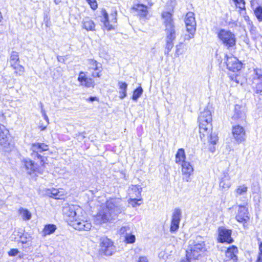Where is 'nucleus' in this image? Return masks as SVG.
Returning a JSON list of instances; mask_svg holds the SVG:
<instances>
[{"label": "nucleus", "mask_w": 262, "mask_h": 262, "mask_svg": "<svg viewBox=\"0 0 262 262\" xmlns=\"http://www.w3.org/2000/svg\"><path fill=\"white\" fill-rule=\"evenodd\" d=\"M181 44H182V43H180L179 45H177L176 47V53H175L174 56L176 57H179L180 54L179 52H180V46H181Z\"/></svg>", "instance_id": "55"}, {"label": "nucleus", "mask_w": 262, "mask_h": 262, "mask_svg": "<svg viewBox=\"0 0 262 262\" xmlns=\"http://www.w3.org/2000/svg\"><path fill=\"white\" fill-rule=\"evenodd\" d=\"M123 210L120 200L111 199L106 202L105 207L94 217V222L96 224L113 222Z\"/></svg>", "instance_id": "1"}, {"label": "nucleus", "mask_w": 262, "mask_h": 262, "mask_svg": "<svg viewBox=\"0 0 262 262\" xmlns=\"http://www.w3.org/2000/svg\"><path fill=\"white\" fill-rule=\"evenodd\" d=\"M237 7H238L241 10H245V1L239 3L235 5Z\"/></svg>", "instance_id": "52"}, {"label": "nucleus", "mask_w": 262, "mask_h": 262, "mask_svg": "<svg viewBox=\"0 0 262 262\" xmlns=\"http://www.w3.org/2000/svg\"><path fill=\"white\" fill-rule=\"evenodd\" d=\"M10 134L9 130L5 126L0 123V140H4L7 138H9Z\"/></svg>", "instance_id": "30"}, {"label": "nucleus", "mask_w": 262, "mask_h": 262, "mask_svg": "<svg viewBox=\"0 0 262 262\" xmlns=\"http://www.w3.org/2000/svg\"><path fill=\"white\" fill-rule=\"evenodd\" d=\"M117 11L116 10V9H113L112 10V12L110 14L112 23H117Z\"/></svg>", "instance_id": "44"}, {"label": "nucleus", "mask_w": 262, "mask_h": 262, "mask_svg": "<svg viewBox=\"0 0 262 262\" xmlns=\"http://www.w3.org/2000/svg\"><path fill=\"white\" fill-rule=\"evenodd\" d=\"M162 17L164 19L163 24L165 27L166 45L164 54L169 55V52L173 47V41L176 39V33L175 25L172 18V15L169 12H163Z\"/></svg>", "instance_id": "2"}, {"label": "nucleus", "mask_w": 262, "mask_h": 262, "mask_svg": "<svg viewBox=\"0 0 262 262\" xmlns=\"http://www.w3.org/2000/svg\"><path fill=\"white\" fill-rule=\"evenodd\" d=\"M125 241L127 243L132 244L135 242L136 237L135 236L132 234L129 233H126V235L125 236Z\"/></svg>", "instance_id": "40"}, {"label": "nucleus", "mask_w": 262, "mask_h": 262, "mask_svg": "<svg viewBox=\"0 0 262 262\" xmlns=\"http://www.w3.org/2000/svg\"><path fill=\"white\" fill-rule=\"evenodd\" d=\"M132 9L136 11L140 17L145 18L148 14L147 7L142 4H135Z\"/></svg>", "instance_id": "22"}, {"label": "nucleus", "mask_w": 262, "mask_h": 262, "mask_svg": "<svg viewBox=\"0 0 262 262\" xmlns=\"http://www.w3.org/2000/svg\"><path fill=\"white\" fill-rule=\"evenodd\" d=\"M63 214L65 217H68L67 220L72 223V220H74L77 217V211L75 207L73 205H67L63 207Z\"/></svg>", "instance_id": "18"}, {"label": "nucleus", "mask_w": 262, "mask_h": 262, "mask_svg": "<svg viewBox=\"0 0 262 262\" xmlns=\"http://www.w3.org/2000/svg\"><path fill=\"white\" fill-rule=\"evenodd\" d=\"M209 149L211 152H213L215 151V148L214 145H212V146H209Z\"/></svg>", "instance_id": "60"}, {"label": "nucleus", "mask_w": 262, "mask_h": 262, "mask_svg": "<svg viewBox=\"0 0 262 262\" xmlns=\"http://www.w3.org/2000/svg\"><path fill=\"white\" fill-rule=\"evenodd\" d=\"M186 156L184 148L178 149L175 155V162L177 164L181 165L183 174L186 178H189L192 173L193 169L190 163L186 161Z\"/></svg>", "instance_id": "5"}, {"label": "nucleus", "mask_w": 262, "mask_h": 262, "mask_svg": "<svg viewBox=\"0 0 262 262\" xmlns=\"http://www.w3.org/2000/svg\"><path fill=\"white\" fill-rule=\"evenodd\" d=\"M238 253L237 248L234 246H232L228 248L226 252V256L227 257L232 259L234 261L237 259V253Z\"/></svg>", "instance_id": "23"}, {"label": "nucleus", "mask_w": 262, "mask_h": 262, "mask_svg": "<svg viewBox=\"0 0 262 262\" xmlns=\"http://www.w3.org/2000/svg\"><path fill=\"white\" fill-rule=\"evenodd\" d=\"M236 219L237 222L243 223L244 226H245V224L249 221L250 219L249 212L245 205H239L238 206Z\"/></svg>", "instance_id": "14"}, {"label": "nucleus", "mask_w": 262, "mask_h": 262, "mask_svg": "<svg viewBox=\"0 0 262 262\" xmlns=\"http://www.w3.org/2000/svg\"><path fill=\"white\" fill-rule=\"evenodd\" d=\"M56 229V226L54 224L46 225L42 231V236H46L47 235H50L53 233Z\"/></svg>", "instance_id": "25"}, {"label": "nucleus", "mask_w": 262, "mask_h": 262, "mask_svg": "<svg viewBox=\"0 0 262 262\" xmlns=\"http://www.w3.org/2000/svg\"><path fill=\"white\" fill-rule=\"evenodd\" d=\"M254 14L259 21H262V6L259 5L253 8Z\"/></svg>", "instance_id": "34"}, {"label": "nucleus", "mask_w": 262, "mask_h": 262, "mask_svg": "<svg viewBox=\"0 0 262 262\" xmlns=\"http://www.w3.org/2000/svg\"><path fill=\"white\" fill-rule=\"evenodd\" d=\"M100 252L106 256H111L115 253V247L113 243L106 237H102L100 239Z\"/></svg>", "instance_id": "8"}, {"label": "nucleus", "mask_w": 262, "mask_h": 262, "mask_svg": "<svg viewBox=\"0 0 262 262\" xmlns=\"http://www.w3.org/2000/svg\"><path fill=\"white\" fill-rule=\"evenodd\" d=\"M232 134L234 139L238 143H242L246 139L245 129L239 125L233 126Z\"/></svg>", "instance_id": "16"}, {"label": "nucleus", "mask_w": 262, "mask_h": 262, "mask_svg": "<svg viewBox=\"0 0 262 262\" xmlns=\"http://www.w3.org/2000/svg\"><path fill=\"white\" fill-rule=\"evenodd\" d=\"M119 98L120 99H123L127 96V91H119Z\"/></svg>", "instance_id": "54"}, {"label": "nucleus", "mask_w": 262, "mask_h": 262, "mask_svg": "<svg viewBox=\"0 0 262 262\" xmlns=\"http://www.w3.org/2000/svg\"><path fill=\"white\" fill-rule=\"evenodd\" d=\"M141 191L142 188L138 185H132L128 189V193L130 197H140Z\"/></svg>", "instance_id": "24"}, {"label": "nucleus", "mask_w": 262, "mask_h": 262, "mask_svg": "<svg viewBox=\"0 0 262 262\" xmlns=\"http://www.w3.org/2000/svg\"><path fill=\"white\" fill-rule=\"evenodd\" d=\"M188 34H185L184 36L185 40H189L194 37L195 32H188Z\"/></svg>", "instance_id": "50"}, {"label": "nucleus", "mask_w": 262, "mask_h": 262, "mask_svg": "<svg viewBox=\"0 0 262 262\" xmlns=\"http://www.w3.org/2000/svg\"><path fill=\"white\" fill-rule=\"evenodd\" d=\"M83 27L87 31H94L95 24L93 20L88 18L83 21Z\"/></svg>", "instance_id": "28"}, {"label": "nucleus", "mask_w": 262, "mask_h": 262, "mask_svg": "<svg viewBox=\"0 0 262 262\" xmlns=\"http://www.w3.org/2000/svg\"><path fill=\"white\" fill-rule=\"evenodd\" d=\"M182 217L181 209L176 208L174 209L171 221L170 231L171 232L177 231L179 228V224Z\"/></svg>", "instance_id": "12"}, {"label": "nucleus", "mask_w": 262, "mask_h": 262, "mask_svg": "<svg viewBox=\"0 0 262 262\" xmlns=\"http://www.w3.org/2000/svg\"><path fill=\"white\" fill-rule=\"evenodd\" d=\"M207 139L211 144L214 145L216 144L218 141L217 135L216 133H212L211 132L207 137Z\"/></svg>", "instance_id": "35"}, {"label": "nucleus", "mask_w": 262, "mask_h": 262, "mask_svg": "<svg viewBox=\"0 0 262 262\" xmlns=\"http://www.w3.org/2000/svg\"><path fill=\"white\" fill-rule=\"evenodd\" d=\"M217 37L227 49L235 48L236 38L231 31L221 29L217 33Z\"/></svg>", "instance_id": "6"}, {"label": "nucleus", "mask_w": 262, "mask_h": 262, "mask_svg": "<svg viewBox=\"0 0 262 262\" xmlns=\"http://www.w3.org/2000/svg\"><path fill=\"white\" fill-rule=\"evenodd\" d=\"M244 18L245 21L247 23L248 28L253 25V22L250 20L249 16L245 15L244 16Z\"/></svg>", "instance_id": "48"}, {"label": "nucleus", "mask_w": 262, "mask_h": 262, "mask_svg": "<svg viewBox=\"0 0 262 262\" xmlns=\"http://www.w3.org/2000/svg\"><path fill=\"white\" fill-rule=\"evenodd\" d=\"M98 72H94L92 73V76L93 77H100L101 74H100L101 71L99 70Z\"/></svg>", "instance_id": "56"}, {"label": "nucleus", "mask_w": 262, "mask_h": 262, "mask_svg": "<svg viewBox=\"0 0 262 262\" xmlns=\"http://www.w3.org/2000/svg\"><path fill=\"white\" fill-rule=\"evenodd\" d=\"M253 80V83L256 84L255 86H253L255 93L261 94L262 92V71L261 69H255L254 70Z\"/></svg>", "instance_id": "13"}, {"label": "nucleus", "mask_w": 262, "mask_h": 262, "mask_svg": "<svg viewBox=\"0 0 262 262\" xmlns=\"http://www.w3.org/2000/svg\"><path fill=\"white\" fill-rule=\"evenodd\" d=\"M89 78L86 76L84 72L81 71L79 72L77 80L80 83L81 85L86 87Z\"/></svg>", "instance_id": "31"}, {"label": "nucleus", "mask_w": 262, "mask_h": 262, "mask_svg": "<svg viewBox=\"0 0 262 262\" xmlns=\"http://www.w3.org/2000/svg\"><path fill=\"white\" fill-rule=\"evenodd\" d=\"M87 84L86 85V88H94L95 85V81L93 79L91 78H89L88 81H87Z\"/></svg>", "instance_id": "47"}, {"label": "nucleus", "mask_w": 262, "mask_h": 262, "mask_svg": "<svg viewBox=\"0 0 262 262\" xmlns=\"http://www.w3.org/2000/svg\"><path fill=\"white\" fill-rule=\"evenodd\" d=\"M24 165L25 167L27 173L31 176L32 178L36 177L38 178H42L39 176L42 174V172L35 164L34 162L29 158L25 159L23 160Z\"/></svg>", "instance_id": "7"}, {"label": "nucleus", "mask_w": 262, "mask_h": 262, "mask_svg": "<svg viewBox=\"0 0 262 262\" xmlns=\"http://www.w3.org/2000/svg\"><path fill=\"white\" fill-rule=\"evenodd\" d=\"M248 28L249 30L251 38L253 40H256L259 37L260 35L257 31V28L254 25H252Z\"/></svg>", "instance_id": "32"}, {"label": "nucleus", "mask_w": 262, "mask_h": 262, "mask_svg": "<svg viewBox=\"0 0 262 262\" xmlns=\"http://www.w3.org/2000/svg\"><path fill=\"white\" fill-rule=\"evenodd\" d=\"M15 70L14 73L18 75H21L24 72V68L19 63L11 66Z\"/></svg>", "instance_id": "37"}, {"label": "nucleus", "mask_w": 262, "mask_h": 262, "mask_svg": "<svg viewBox=\"0 0 262 262\" xmlns=\"http://www.w3.org/2000/svg\"><path fill=\"white\" fill-rule=\"evenodd\" d=\"M9 138L0 140V152L3 154L10 153L14 148V144Z\"/></svg>", "instance_id": "19"}, {"label": "nucleus", "mask_w": 262, "mask_h": 262, "mask_svg": "<svg viewBox=\"0 0 262 262\" xmlns=\"http://www.w3.org/2000/svg\"><path fill=\"white\" fill-rule=\"evenodd\" d=\"M88 101H89V102H94V101H98V97H96V96H90L87 100Z\"/></svg>", "instance_id": "57"}, {"label": "nucleus", "mask_w": 262, "mask_h": 262, "mask_svg": "<svg viewBox=\"0 0 262 262\" xmlns=\"http://www.w3.org/2000/svg\"><path fill=\"white\" fill-rule=\"evenodd\" d=\"M246 118L245 107L242 105L236 104L234 106V114L232 119L237 121H243Z\"/></svg>", "instance_id": "17"}, {"label": "nucleus", "mask_w": 262, "mask_h": 262, "mask_svg": "<svg viewBox=\"0 0 262 262\" xmlns=\"http://www.w3.org/2000/svg\"><path fill=\"white\" fill-rule=\"evenodd\" d=\"M223 174L224 175V178L226 177V174H228V172L226 170L223 171Z\"/></svg>", "instance_id": "64"}, {"label": "nucleus", "mask_w": 262, "mask_h": 262, "mask_svg": "<svg viewBox=\"0 0 262 262\" xmlns=\"http://www.w3.org/2000/svg\"><path fill=\"white\" fill-rule=\"evenodd\" d=\"M18 250L17 249H11L8 252L9 256H14L16 255L18 253Z\"/></svg>", "instance_id": "51"}, {"label": "nucleus", "mask_w": 262, "mask_h": 262, "mask_svg": "<svg viewBox=\"0 0 262 262\" xmlns=\"http://www.w3.org/2000/svg\"><path fill=\"white\" fill-rule=\"evenodd\" d=\"M186 252V257L190 259V261L194 262V260L199 259L201 255L200 252L199 251H192L191 250V248H190L189 251H187Z\"/></svg>", "instance_id": "26"}, {"label": "nucleus", "mask_w": 262, "mask_h": 262, "mask_svg": "<svg viewBox=\"0 0 262 262\" xmlns=\"http://www.w3.org/2000/svg\"><path fill=\"white\" fill-rule=\"evenodd\" d=\"M54 2L56 5H58L61 2V0H54Z\"/></svg>", "instance_id": "63"}, {"label": "nucleus", "mask_w": 262, "mask_h": 262, "mask_svg": "<svg viewBox=\"0 0 262 262\" xmlns=\"http://www.w3.org/2000/svg\"><path fill=\"white\" fill-rule=\"evenodd\" d=\"M130 227L129 226H125L122 227L119 230V233L120 234L126 235V233L130 232Z\"/></svg>", "instance_id": "45"}, {"label": "nucleus", "mask_w": 262, "mask_h": 262, "mask_svg": "<svg viewBox=\"0 0 262 262\" xmlns=\"http://www.w3.org/2000/svg\"><path fill=\"white\" fill-rule=\"evenodd\" d=\"M82 134H85V132H83L82 133H78L75 134V137L78 139V138H79V137H81V135Z\"/></svg>", "instance_id": "59"}, {"label": "nucleus", "mask_w": 262, "mask_h": 262, "mask_svg": "<svg viewBox=\"0 0 262 262\" xmlns=\"http://www.w3.org/2000/svg\"><path fill=\"white\" fill-rule=\"evenodd\" d=\"M118 86L120 89L119 91H127L128 84L126 82L119 81L118 82Z\"/></svg>", "instance_id": "43"}, {"label": "nucleus", "mask_w": 262, "mask_h": 262, "mask_svg": "<svg viewBox=\"0 0 262 262\" xmlns=\"http://www.w3.org/2000/svg\"><path fill=\"white\" fill-rule=\"evenodd\" d=\"M247 191V187L245 185L239 186L236 190L237 194L242 195L246 193Z\"/></svg>", "instance_id": "42"}, {"label": "nucleus", "mask_w": 262, "mask_h": 262, "mask_svg": "<svg viewBox=\"0 0 262 262\" xmlns=\"http://www.w3.org/2000/svg\"><path fill=\"white\" fill-rule=\"evenodd\" d=\"M85 134H82L81 135V137H79V138H78V140H83L85 138V136H84Z\"/></svg>", "instance_id": "61"}, {"label": "nucleus", "mask_w": 262, "mask_h": 262, "mask_svg": "<svg viewBox=\"0 0 262 262\" xmlns=\"http://www.w3.org/2000/svg\"><path fill=\"white\" fill-rule=\"evenodd\" d=\"M70 225L78 230L89 231L92 227L90 221L82 219L78 216L74 220H72Z\"/></svg>", "instance_id": "10"}, {"label": "nucleus", "mask_w": 262, "mask_h": 262, "mask_svg": "<svg viewBox=\"0 0 262 262\" xmlns=\"http://www.w3.org/2000/svg\"><path fill=\"white\" fill-rule=\"evenodd\" d=\"M138 262H148V260L146 257H140Z\"/></svg>", "instance_id": "58"}, {"label": "nucleus", "mask_w": 262, "mask_h": 262, "mask_svg": "<svg viewBox=\"0 0 262 262\" xmlns=\"http://www.w3.org/2000/svg\"><path fill=\"white\" fill-rule=\"evenodd\" d=\"M59 191L56 189H48L47 190V194L50 197L54 198L55 199H59L58 197Z\"/></svg>", "instance_id": "38"}, {"label": "nucleus", "mask_w": 262, "mask_h": 262, "mask_svg": "<svg viewBox=\"0 0 262 262\" xmlns=\"http://www.w3.org/2000/svg\"><path fill=\"white\" fill-rule=\"evenodd\" d=\"M259 253L257 257L256 262H262V245H259Z\"/></svg>", "instance_id": "53"}, {"label": "nucleus", "mask_w": 262, "mask_h": 262, "mask_svg": "<svg viewBox=\"0 0 262 262\" xmlns=\"http://www.w3.org/2000/svg\"><path fill=\"white\" fill-rule=\"evenodd\" d=\"M19 211L24 220L26 221L31 219L32 215L31 212L28 210L21 208L19 209Z\"/></svg>", "instance_id": "33"}, {"label": "nucleus", "mask_w": 262, "mask_h": 262, "mask_svg": "<svg viewBox=\"0 0 262 262\" xmlns=\"http://www.w3.org/2000/svg\"><path fill=\"white\" fill-rule=\"evenodd\" d=\"M185 23L187 32H195L196 24L193 12H189L186 14Z\"/></svg>", "instance_id": "15"}, {"label": "nucleus", "mask_w": 262, "mask_h": 262, "mask_svg": "<svg viewBox=\"0 0 262 262\" xmlns=\"http://www.w3.org/2000/svg\"><path fill=\"white\" fill-rule=\"evenodd\" d=\"M100 17L101 22L103 24L104 27L107 31H111L114 29L113 25L110 23L108 14L105 9H102Z\"/></svg>", "instance_id": "21"}, {"label": "nucleus", "mask_w": 262, "mask_h": 262, "mask_svg": "<svg viewBox=\"0 0 262 262\" xmlns=\"http://www.w3.org/2000/svg\"><path fill=\"white\" fill-rule=\"evenodd\" d=\"M201 236H198L196 237L195 240H190L189 242L190 248L192 251H199L201 253L204 247V242L202 240Z\"/></svg>", "instance_id": "20"}, {"label": "nucleus", "mask_w": 262, "mask_h": 262, "mask_svg": "<svg viewBox=\"0 0 262 262\" xmlns=\"http://www.w3.org/2000/svg\"><path fill=\"white\" fill-rule=\"evenodd\" d=\"M232 231L226 229L224 227H220L218 228L217 241L220 243L226 242L228 244L232 243L233 242L231 235Z\"/></svg>", "instance_id": "11"}, {"label": "nucleus", "mask_w": 262, "mask_h": 262, "mask_svg": "<svg viewBox=\"0 0 262 262\" xmlns=\"http://www.w3.org/2000/svg\"><path fill=\"white\" fill-rule=\"evenodd\" d=\"M143 92V90L141 86L137 87L133 91L132 99L135 102H137L138 99L141 96Z\"/></svg>", "instance_id": "29"}, {"label": "nucleus", "mask_w": 262, "mask_h": 262, "mask_svg": "<svg viewBox=\"0 0 262 262\" xmlns=\"http://www.w3.org/2000/svg\"><path fill=\"white\" fill-rule=\"evenodd\" d=\"M128 203L133 207H136L140 206L142 204V200L141 199H138V198L136 196L132 197L129 199Z\"/></svg>", "instance_id": "36"}, {"label": "nucleus", "mask_w": 262, "mask_h": 262, "mask_svg": "<svg viewBox=\"0 0 262 262\" xmlns=\"http://www.w3.org/2000/svg\"><path fill=\"white\" fill-rule=\"evenodd\" d=\"M233 1L234 2L235 4L236 5L239 3L244 2V0H233Z\"/></svg>", "instance_id": "62"}, {"label": "nucleus", "mask_w": 262, "mask_h": 262, "mask_svg": "<svg viewBox=\"0 0 262 262\" xmlns=\"http://www.w3.org/2000/svg\"><path fill=\"white\" fill-rule=\"evenodd\" d=\"M212 115L210 111L205 109L201 112L198 117L199 122L200 136L201 140L206 136H209L212 130Z\"/></svg>", "instance_id": "3"}, {"label": "nucleus", "mask_w": 262, "mask_h": 262, "mask_svg": "<svg viewBox=\"0 0 262 262\" xmlns=\"http://www.w3.org/2000/svg\"><path fill=\"white\" fill-rule=\"evenodd\" d=\"M89 63L91 66V68L93 69L95 71H99V64H100L101 66V64L99 63L96 60L94 59H89Z\"/></svg>", "instance_id": "39"}, {"label": "nucleus", "mask_w": 262, "mask_h": 262, "mask_svg": "<svg viewBox=\"0 0 262 262\" xmlns=\"http://www.w3.org/2000/svg\"><path fill=\"white\" fill-rule=\"evenodd\" d=\"M30 150L32 152L31 156L34 160H39L40 164L45 167L48 164L47 157L41 155L43 151L49 150V146L44 143L35 142L31 144Z\"/></svg>", "instance_id": "4"}, {"label": "nucleus", "mask_w": 262, "mask_h": 262, "mask_svg": "<svg viewBox=\"0 0 262 262\" xmlns=\"http://www.w3.org/2000/svg\"><path fill=\"white\" fill-rule=\"evenodd\" d=\"M225 63L226 64L227 69L233 72H238L242 68V63L236 57L230 56H228L227 54L225 55Z\"/></svg>", "instance_id": "9"}, {"label": "nucleus", "mask_w": 262, "mask_h": 262, "mask_svg": "<svg viewBox=\"0 0 262 262\" xmlns=\"http://www.w3.org/2000/svg\"><path fill=\"white\" fill-rule=\"evenodd\" d=\"M10 66L20 62L18 53L16 51H12L9 60Z\"/></svg>", "instance_id": "27"}, {"label": "nucleus", "mask_w": 262, "mask_h": 262, "mask_svg": "<svg viewBox=\"0 0 262 262\" xmlns=\"http://www.w3.org/2000/svg\"><path fill=\"white\" fill-rule=\"evenodd\" d=\"M41 113L44 118V119L49 123V118L46 113L45 110L43 108L42 104L41 103Z\"/></svg>", "instance_id": "49"}, {"label": "nucleus", "mask_w": 262, "mask_h": 262, "mask_svg": "<svg viewBox=\"0 0 262 262\" xmlns=\"http://www.w3.org/2000/svg\"><path fill=\"white\" fill-rule=\"evenodd\" d=\"M219 186L223 190H226L230 187L231 184L229 181H220Z\"/></svg>", "instance_id": "41"}, {"label": "nucleus", "mask_w": 262, "mask_h": 262, "mask_svg": "<svg viewBox=\"0 0 262 262\" xmlns=\"http://www.w3.org/2000/svg\"><path fill=\"white\" fill-rule=\"evenodd\" d=\"M86 1L93 10H96L97 8L98 5L96 0H86Z\"/></svg>", "instance_id": "46"}]
</instances>
